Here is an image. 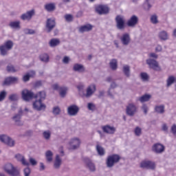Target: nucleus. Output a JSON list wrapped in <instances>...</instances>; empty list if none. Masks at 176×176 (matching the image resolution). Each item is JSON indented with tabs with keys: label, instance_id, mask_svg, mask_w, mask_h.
I'll return each instance as SVG.
<instances>
[{
	"label": "nucleus",
	"instance_id": "46",
	"mask_svg": "<svg viewBox=\"0 0 176 176\" xmlns=\"http://www.w3.org/2000/svg\"><path fill=\"white\" fill-rule=\"evenodd\" d=\"M6 69L8 72H12V73L17 72V70L16 69V68H14V66L12 64L8 65Z\"/></svg>",
	"mask_w": 176,
	"mask_h": 176
},
{
	"label": "nucleus",
	"instance_id": "12",
	"mask_svg": "<svg viewBox=\"0 0 176 176\" xmlns=\"http://www.w3.org/2000/svg\"><path fill=\"white\" fill-rule=\"evenodd\" d=\"M21 116H23V110L19 109L18 113L15 114L12 117V120L15 123L16 126H23V122H21Z\"/></svg>",
	"mask_w": 176,
	"mask_h": 176
},
{
	"label": "nucleus",
	"instance_id": "33",
	"mask_svg": "<svg viewBox=\"0 0 176 176\" xmlns=\"http://www.w3.org/2000/svg\"><path fill=\"white\" fill-rule=\"evenodd\" d=\"M47 12H54L56 10V5L53 3L45 4L44 6Z\"/></svg>",
	"mask_w": 176,
	"mask_h": 176
},
{
	"label": "nucleus",
	"instance_id": "2",
	"mask_svg": "<svg viewBox=\"0 0 176 176\" xmlns=\"http://www.w3.org/2000/svg\"><path fill=\"white\" fill-rule=\"evenodd\" d=\"M120 155L118 154H113L107 157L106 160V165L108 168H112L117 163L120 162Z\"/></svg>",
	"mask_w": 176,
	"mask_h": 176
},
{
	"label": "nucleus",
	"instance_id": "29",
	"mask_svg": "<svg viewBox=\"0 0 176 176\" xmlns=\"http://www.w3.org/2000/svg\"><path fill=\"white\" fill-rule=\"evenodd\" d=\"M45 159L47 163H52L53 162V152L48 150L45 152Z\"/></svg>",
	"mask_w": 176,
	"mask_h": 176
},
{
	"label": "nucleus",
	"instance_id": "48",
	"mask_svg": "<svg viewBox=\"0 0 176 176\" xmlns=\"http://www.w3.org/2000/svg\"><path fill=\"white\" fill-rule=\"evenodd\" d=\"M134 133L136 137H140L142 134V129L140 126H136Z\"/></svg>",
	"mask_w": 176,
	"mask_h": 176
},
{
	"label": "nucleus",
	"instance_id": "50",
	"mask_svg": "<svg viewBox=\"0 0 176 176\" xmlns=\"http://www.w3.org/2000/svg\"><path fill=\"white\" fill-rule=\"evenodd\" d=\"M23 32L25 35H34V34H35V30L32 29H24Z\"/></svg>",
	"mask_w": 176,
	"mask_h": 176
},
{
	"label": "nucleus",
	"instance_id": "63",
	"mask_svg": "<svg viewBox=\"0 0 176 176\" xmlns=\"http://www.w3.org/2000/svg\"><path fill=\"white\" fill-rule=\"evenodd\" d=\"M63 87H60V85H58V84H54L52 85V88L54 89V90H59L60 89H61Z\"/></svg>",
	"mask_w": 176,
	"mask_h": 176
},
{
	"label": "nucleus",
	"instance_id": "37",
	"mask_svg": "<svg viewBox=\"0 0 176 176\" xmlns=\"http://www.w3.org/2000/svg\"><path fill=\"white\" fill-rule=\"evenodd\" d=\"M152 0H145L144 4H143V8L144 10H150L151 8H152Z\"/></svg>",
	"mask_w": 176,
	"mask_h": 176
},
{
	"label": "nucleus",
	"instance_id": "60",
	"mask_svg": "<svg viewBox=\"0 0 176 176\" xmlns=\"http://www.w3.org/2000/svg\"><path fill=\"white\" fill-rule=\"evenodd\" d=\"M162 131H164L165 133H168V126H167V124H164L162 125Z\"/></svg>",
	"mask_w": 176,
	"mask_h": 176
},
{
	"label": "nucleus",
	"instance_id": "43",
	"mask_svg": "<svg viewBox=\"0 0 176 176\" xmlns=\"http://www.w3.org/2000/svg\"><path fill=\"white\" fill-rule=\"evenodd\" d=\"M122 71L126 78H130V66L124 65L123 67Z\"/></svg>",
	"mask_w": 176,
	"mask_h": 176
},
{
	"label": "nucleus",
	"instance_id": "54",
	"mask_svg": "<svg viewBox=\"0 0 176 176\" xmlns=\"http://www.w3.org/2000/svg\"><path fill=\"white\" fill-rule=\"evenodd\" d=\"M87 108L89 111H96V105L93 103H88Z\"/></svg>",
	"mask_w": 176,
	"mask_h": 176
},
{
	"label": "nucleus",
	"instance_id": "51",
	"mask_svg": "<svg viewBox=\"0 0 176 176\" xmlns=\"http://www.w3.org/2000/svg\"><path fill=\"white\" fill-rule=\"evenodd\" d=\"M19 100V96L16 94H13L9 96L10 101H17Z\"/></svg>",
	"mask_w": 176,
	"mask_h": 176
},
{
	"label": "nucleus",
	"instance_id": "61",
	"mask_svg": "<svg viewBox=\"0 0 176 176\" xmlns=\"http://www.w3.org/2000/svg\"><path fill=\"white\" fill-rule=\"evenodd\" d=\"M63 64H69V57L65 56L63 59Z\"/></svg>",
	"mask_w": 176,
	"mask_h": 176
},
{
	"label": "nucleus",
	"instance_id": "30",
	"mask_svg": "<svg viewBox=\"0 0 176 176\" xmlns=\"http://www.w3.org/2000/svg\"><path fill=\"white\" fill-rule=\"evenodd\" d=\"M34 75H35V71H34V70L30 71V73H28L23 76L22 80L25 82H28V80H30V78H32V76H34Z\"/></svg>",
	"mask_w": 176,
	"mask_h": 176
},
{
	"label": "nucleus",
	"instance_id": "13",
	"mask_svg": "<svg viewBox=\"0 0 176 176\" xmlns=\"http://www.w3.org/2000/svg\"><path fill=\"white\" fill-rule=\"evenodd\" d=\"M151 149L152 151L154 152V153L160 154L164 152L166 147L164 146V145L160 143H155L153 145Z\"/></svg>",
	"mask_w": 176,
	"mask_h": 176
},
{
	"label": "nucleus",
	"instance_id": "35",
	"mask_svg": "<svg viewBox=\"0 0 176 176\" xmlns=\"http://www.w3.org/2000/svg\"><path fill=\"white\" fill-rule=\"evenodd\" d=\"M50 47H56L60 45V39L58 38H52L49 43Z\"/></svg>",
	"mask_w": 176,
	"mask_h": 176
},
{
	"label": "nucleus",
	"instance_id": "4",
	"mask_svg": "<svg viewBox=\"0 0 176 176\" xmlns=\"http://www.w3.org/2000/svg\"><path fill=\"white\" fill-rule=\"evenodd\" d=\"M116 27L120 31H124L126 29V21L122 15H117L115 18Z\"/></svg>",
	"mask_w": 176,
	"mask_h": 176
},
{
	"label": "nucleus",
	"instance_id": "20",
	"mask_svg": "<svg viewBox=\"0 0 176 176\" xmlns=\"http://www.w3.org/2000/svg\"><path fill=\"white\" fill-rule=\"evenodd\" d=\"M137 24H138V16L136 15H132L126 22L127 26L131 28H134Z\"/></svg>",
	"mask_w": 176,
	"mask_h": 176
},
{
	"label": "nucleus",
	"instance_id": "56",
	"mask_svg": "<svg viewBox=\"0 0 176 176\" xmlns=\"http://www.w3.org/2000/svg\"><path fill=\"white\" fill-rule=\"evenodd\" d=\"M65 19L66 21L71 22V21H72V20H74V16H72V14H66V15H65Z\"/></svg>",
	"mask_w": 176,
	"mask_h": 176
},
{
	"label": "nucleus",
	"instance_id": "17",
	"mask_svg": "<svg viewBox=\"0 0 176 176\" xmlns=\"http://www.w3.org/2000/svg\"><path fill=\"white\" fill-rule=\"evenodd\" d=\"M83 162L86 164L87 167L89 168V171L91 173H94L96 171V165L93 162H91V160L89 157H84Z\"/></svg>",
	"mask_w": 176,
	"mask_h": 176
},
{
	"label": "nucleus",
	"instance_id": "28",
	"mask_svg": "<svg viewBox=\"0 0 176 176\" xmlns=\"http://www.w3.org/2000/svg\"><path fill=\"white\" fill-rule=\"evenodd\" d=\"M34 98L43 101L46 98V92L45 91H41L38 94H34Z\"/></svg>",
	"mask_w": 176,
	"mask_h": 176
},
{
	"label": "nucleus",
	"instance_id": "14",
	"mask_svg": "<svg viewBox=\"0 0 176 176\" xmlns=\"http://www.w3.org/2000/svg\"><path fill=\"white\" fill-rule=\"evenodd\" d=\"M35 16V10H31L25 13H23L21 15L20 19L21 20H23V21H25V20H28L30 21Z\"/></svg>",
	"mask_w": 176,
	"mask_h": 176
},
{
	"label": "nucleus",
	"instance_id": "34",
	"mask_svg": "<svg viewBox=\"0 0 176 176\" xmlns=\"http://www.w3.org/2000/svg\"><path fill=\"white\" fill-rule=\"evenodd\" d=\"M158 36L161 41H167V39H168V34L164 30L161 31L159 33Z\"/></svg>",
	"mask_w": 176,
	"mask_h": 176
},
{
	"label": "nucleus",
	"instance_id": "55",
	"mask_svg": "<svg viewBox=\"0 0 176 176\" xmlns=\"http://www.w3.org/2000/svg\"><path fill=\"white\" fill-rule=\"evenodd\" d=\"M23 173L25 176H30V175L31 174V169L29 167L25 168L23 170Z\"/></svg>",
	"mask_w": 176,
	"mask_h": 176
},
{
	"label": "nucleus",
	"instance_id": "41",
	"mask_svg": "<svg viewBox=\"0 0 176 176\" xmlns=\"http://www.w3.org/2000/svg\"><path fill=\"white\" fill-rule=\"evenodd\" d=\"M175 82V78L174 76H170L166 80V87H170Z\"/></svg>",
	"mask_w": 176,
	"mask_h": 176
},
{
	"label": "nucleus",
	"instance_id": "26",
	"mask_svg": "<svg viewBox=\"0 0 176 176\" xmlns=\"http://www.w3.org/2000/svg\"><path fill=\"white\" fill-rule=\"evenodd\" d=\"M62 163H63V161L61 160L60 155H56L55 161L54 162V168H55V170H58L60 167H61Z\"/></svg>",
	"mask_w": 176,
	"mask_h": 176
},
{
	"label": "nucleus",
	"instance_id": "45",
	"mask_svg": "<svg viewBox=\"0 0 176 176\" xmlns=\"http://www.w3.org/2000/svg\"><path fill=\"white\" fill-rule=\"evenodd\" d=\"M9 139V135L6 134L0 135V142L6 145V142H8V140Z\"/></svg>",
	"mask_w": 176,
	"mask_h": 176
},
{
	"label": "nucleus",
	"instance_id": "58",
	"mask_svg": "<svg viewBox=\"0 0 176 176\" xmlns=\"http://www.w3.org/2000/svg\"><path fill=\"white\" fill-rule=\"evenodd\" d=\"M170 132L173 135H176V124H173L172 126L170 127Z\"/></svg>",
	"mask_w": 176,
	"mask_h": 176
},
{
	"label": "nucleus",
	"instance_id": "42",
	"mask_svg": "<svg viewBox=\"0 0 176 176\" xmlns=\"http://www.w3.org/2000/svg\"><path fill=\"white\" fill-rule=\"evenodd\" d=\"M6 145L10 146V148H12L13 146H14V145H16V142L14 141V140L9 136L8 140H7V142L6 143Z\"/></svg>",
	"mask_w": 176,
	"mask_h": 176
},
{
	"label": "nucleus",
	"instance_id": "7",
	"mask_svg": "<svg viewBox=\"0 0 176 176\" xmlns=\"http://www.w3.org/2000/svg\"><path fill=\"white\" fill-rule=\"evenodd\" d=\"M146 63L151 69L159 72L162 71V67H160L159 62H157L156 60L148 58L146 60Z\"/></svg>",
	"mask_w": 176,
	"mask_h": 176
},
{
	"label": "nucleus",
	"instance_id": "47",
	"mask_svg": "<svg viewBox=\"0 0 176 176\" xmlns=\"http://www.w3.org/2000/svg\"><path fill=\"white\" fill-rule=\"evenodd\" d=\"M43 136L45 140H50V137L52 136V133H50V131H45L43 133Z\"/></svg>",
	"mask_w": 176,
	"mask_h": 176
},
{
	"label": "nucleus",
	"instance_id": "40",
	"mask_svg": "<svg viewBox=\"0 0 176 176\" xmlns=\"http://www.w3.org/2000/svg\"><path fill=\"white\" fill-rule=\"evenodd\" d=\"M96 151L99 156H104V155H105V150L104 149V148H102V146H100L99 144L96 145Z\"/></svg>",
	"mask_w": 176,
	"mask_h": 176
},
{
	"label": "nucleus",
	"instance_id": "25",
	"mask_svg": "<svg viewBox=\"0 0 176 176\" xmlns=\"http://www.w3.org/2000/svg\"><path fill=\"white\" fill-rule=\"evenodd\" d=\"M91 30H93V26L91 25V24L88 23L87 25L80 27L78 31L79 32L83 34V32H89L91 31Z\"/></svg>",
	"mask_w": 176,
	"mask_h": 176
},
{
	"label": "nucleus",
	"instance_id": "15",
	"mask_svg": "<svg viewBox=\"0 0 176 176\" xmlns=\"http://www.w3.org/2000/svg\"><path fill=\"white\" fill-rule=\"evenodd\" d=\"M78 113L79 107H78L76 104L70 105L67 108V115H69V116H76Z\"/></svg>",
	"mask_w": 176,
	"mask_h": 176
},
{
	"label": "nucleus",
	"instance_id": "31",
	"mask_svg": "<svg viewBox=\"0 0 176 176\" xmlns=\"http://www.w3.org/2000/svg\"><path fill=\"white\" fill-rule=\"evenodd\" d=\"M109 66L112 71H116L118 69V60L113 58L110 60Z\"/></svg>",
	"mask_w": 176,
	"mask_h": 176
},
{
	"label": "nucleus",
	"instance_id": "53",
	"mask_svg": "<svg viewBox=\"0 0 176 176\" xmlns=\"http://www.w3.org/2000/svg\"><path fill=\"white\" fill-rule=\"evenodd\" d=\"M61 112V109L58 107H55L53 108L52 113L57 116Z\"/></svg>",
	"mask_w": 176,
	"mask_h": 176
},
{
	"label": "nucleus",
	"instance_id": "10",
	"mask_svg": "<svg viewBox=\"0 0 176 176\" xmlns=\"http://www.w3.org/2000/svg\"><path fill=\"white\" fill-rule=\"evenodd\" d=\"M33 109L38 111H45L46 109V104L42 102V100L36 99L33 102Z\"/></svg>",
	"mask_w": 176,
	"mask_h": 176
},
{
	"label": "nucleus",
	"instance_id": "9",
	"mask_svg": "<svg viewBox=\"0 0 176 176\" xmlns=\"http://www.w3.org/2000/svg\"><path fill=\"white\" fill-rule=\"evenodd\" d=\"M95 12L98 14H108L109 13V8L105 5L99 4L95 7Z\"/></svg>",
	"mask_w": 176,
	"mask_h": 176
},
{
	"label": "nucleus",
	"instance_id": "22",
	"mask_svg": "<svg viewBox=\"0 0 176 176\" xmlns=\"http://www.w3.org/2000/svg\"><path fill=\"white\" fill-rule=\"evenodd\" d=\"M102 130L104 133H106V134H115L116 128L111 126L110 125H105L102 127Z\"/></svg>",
	"mask_w": 176,
	"mask_h": 176
},
{
	"label": "nucleus",
	"instance_id": "23",
	"mask_svg": "<svg viewBox=\"0 0 176 176\" xmlns=\"http://www.w3.org/2000/svg\"><path fill=\"white\" fill-rule=\"evenodd\" d=\"M15 158L18 162H20L21 164H23V166H30V162L25 160V157H24V155L18 153L15 155Z\"/></svg>",
	"mask_w": 176,
	"mask_h": 176
},
{
	"label": "nucleus",
	"instance_id": "6",
	"mask_svg": "<svg viewBox=\"0 0 176 176\" xmlns=\"http://www.w3.org/2000/svg\"><path fill=\"white\" fill-rule=\"evenodd\" d=\"M141 168H146V170H155L156 163L151 160H144L140 163Z\"/></svg>",
	"mask_w": 176,
	"mask_h": 176
},
{
	"label": "nucleus",
	"instance_id": "49",
	"mask_svg": "<svg viewBox=\"0 0 176 176\" xmlns=\"http://www.w3.org/2000/svg\"><path fill=\"white\" fill-rule=\"evenodd\" d=\"M6 96H8V92L3 90L0 92V102H2L6 98Z\"/></svg>",
	"mask_w": 176,
	"mask_h": 176
},
{
	"label": "nucleus",
	"instance_id": "5",
	"mask_svg": "<svg viewBox=\"0 0 176 176\" xmlns=\"http://www.w3.org/2000/svg\"><path fill=\"white\" fill-rule=\"evenodd\" d=\"M56 19L48 18L45 22V32H47V34H50V32H52V31L56 28Z\"/></svg>",
	"mask_w": 176,
	"mask_h": 176
},
{
	"label": "nucleus",
	"instance_id": "39",
	"mask_svg": "<svg viewBox=\"0 0 176 176\" xmlns=\"http://www.w3.org/2000/svg\"><path fill=\"white\" fill-rule=\"evenodd\" d=\"M151 96L149 94L143 95L142 96L139 98V101L140 102H146L149 101V100H151Z\"/></svg>",
	"mask_w": 176,
	"mask_h": 176
},
{
	"label": "nucleus",
	"instance_id": "38",
	"mask_svg": "<svg viewBox=\"0 0 176 176\" xmlns=\"http://www.w3.org/2000/svg\"><path fill=\"white\" fill-rule=\"evenodd\" d=\"M67 91H68V87H62L61 88H60L59 94L60 97H62V98H64V97L67 96Z\"/></svg>",
	"mask_w": 176,
	"mask_h": 176
},
{
	"label": "nucleus",
	"instance_id": "62",
	"mask_svg": "<svg viewBox=\"0 0 176 176\" xmlns=\"http://www.w3.org/2000/svg\"><path fill=\"white\" fill-rule=\"evenodd\" d=\"M45 168H46V166H45V164H43V162H40V168H39L40 171H45Z\"/></svg>",
	"mask_w": 176,
	"mask_h": 176
},
{
	"label": "nucleus",
	"instance_id": "59",
	"mask_svg": "<svg viewBox=\"0 0 176 176\" xmlns=\"http://www.w3.org/2000/svg\"><path fill=\"white\" fill-rule=\"evenodd\" d=\"M29 162L32 166H36V164H38V162H36V160L32 157H30Z\"/></svg>",
	"mask_w": 176,
	"mask_h": 176
},
{
	"label": "nucleus",
	"instance_id": "64",
	"mask_svg": "<svg viewBox=\"0 0 176 176\" xmlns=\"http://www.w3.org/2000/svg\"><path fill=\"white\" fill-rule=\"evenodd\" d=\"M116 87H118V84L115 82H112L110 85V89H116Z\"/></svg>",
	"mask_w": 176,
	"mask_h": 176
},
{
	"label": "nucleus",
	"instance_id": "36",
	"mask_svg": "<svg viewBox=\"0 0 176 176\" xmlns=\"http://www.w3.org/2000/svg\"><path fill=\"white\" fill-rule=\"evenodd\" d=\"M155 111L157 113L163 114L164 113V104L157 105L155 107Z\"/></svg>",
	"mask_w": 176,
	"mask_h": 176
},
{
	"label": "nucleus",
	"instance_id": "18",
	"mask_svg": "<svg viewBox=\"0 0 176 176\" xmlns=\"http://www.w3.org/2000/svg\"><path fill=\"white\" fill-rule=\"evenodd\" d=\"M97 91V87L96 86V84H91L87 88V92L85 94V97L87 98H90V97Z\"/></svg>",
	"mask_w": 176,
	"mask_h": 176
},
{
	"label": "nucleus",
	"instance_id": "21",
	"mask_svg": "<svg viewBox=\"0 0 176 176\" xmlns=\"http://www.w3.org/2000/svg\"><path fill=\"white\" fill-rule=\"evenodd\" d=\"M13 83H19V78L17 77L10 76L5 79L3 85L9 86Z\"/></svg>",
	"mask_w": 176,
	"mask_h": 176
},
{
	"label": "nucleus",
	"instance_id": "11",
	"mask_svg": "<svg viewBox=\"0 0 176 176\" xmlns=\"http://www.w3.org/2000/svg\"><path fill=\"white\" fill-rule=\"evenodd\" d=\"M126 113L128 116H134L137 113V106L133 103L129 104L126 107Z\"/></svg>",
	"mask_w": 176,
	"mask_h": 176
},
{
	"label": "nucleus",
	"instance_id": "1",
	"mask_svg": "<svg viewBox=\"0 0 176 176\" xmlns=\"http://www.w3.org/2000/svg\"><path fill=\"white\" fill-rule=\"evenodd\" d=\"M13 41L8 40L6 41L3 45L0 46V54L1 56H8L9 54V50H12L14 46Z\"/></svg>",
	"mask_w": 176,
	"mask_h": 176
},
{
	"label": "nucleus",
	"instance_id": "32",
	"mask_svg": "<svg viewBox=\"0 0 176 176\" xmlns=\"http://www.w3.org/2000/svg\"><path fill=\"white\" fill-rule=\"evenodd\" d=\"M39 60H41L42 63H49L50 57L47 53H43L39 55Z\"/></svg>",
	"mask_w": 176,
	"mask_h": 176
},
{
	"label": "nucleus",
	"instance_id": "3",
	"mask_svg": "<svg viewBox=\"0 0 176 176\" xmlns=\"http://www.w3.org/2000/svg\"><path fill=\"white\" fill-rule=\"evenodd\" d=\"M4 171L10 176L20 175V171L10 163H8L4 166Z\"/></svg>",
	"mask_w": 176,
	"mask_h": 176
},
{
	"label": "nucleus",
	"instance_id": "8",
	"mask_svg": "<svg viewBox=\"0 0 176 176\" xmlns=\"http://www.w3.org/2000/svg\"><path fill=\"white\" fill-rule=\"evenodd\" d=\"M21 96L23 101H31L33 98H35V94L32 91L28 89H23L21 91Z\"/></svg>",
	"mask_w": 176,
	"mask_h": 176
},
{
	"label": "nucleus",
	"instance_id": "24",
	"mask_svg": "<svg viewBox=\"0 0 176 176\" xmlns=\"http://www.w3.org/2000/svg\"><path fill=\"white\" fill-rule=\"evenodd\" d=\"M73 71L75 72H85L86 68H85V66L83 65L76 63L73 66Z\"/></svg>",
	"mask_w": 176,
	"mask_h": 176
},
{
	"label": "nucleus",
	"instance_id": "52",
	"mask_svg": "<svg viewBox=\"0 0 176 176\" xmlns=\"http://www.w3.org/2000/svg\"><path fill=\"white\" fill-rule=\"evenodd\" d=\"M151 21L152 24H157V23H159V21L157 20V14L152 15L151 17Z\"/></svg>",
	"mask_w": 176,
	"mask_h": 176
},
{
	"label": "nucleus",
	"instance_id": "27",
	"mask_svg": "<svg viewBox=\"0 0 176 176\" xmlns=\"http://www.w3.org/2000/svg\"><path fill=\"white\" fill-rule=\"evenodd\" d=\"M20 21H10L8 24L9 27L12 28V30H20L21 26L20 25Z\"/></svg>",
	"mask_w": 176,
	"mask_h": 176
},
{
	"label": "nucleus",
	"instance_id": "57",
	"mask_svg": "<svg viewBox=\"0 0 176 176\" xmlns=\"http://www.w3.org/2000/svg\"><path fill=\"white\" fill-rule=\"evenodd\" d=\"M142 109L144 113V115H146V113H148V106L145 104H144L142 106Z\"/></svg>",
	"mask_w": 176,
	"mask_h": 176
},
{
	"label": "nucleus",
	"instance_id": "44",
	"mask_svg": "<svg viewBox=\"0 0 176 176\" xmlns=\"http://www.w3.org/2000/svg\"><path fill=\"white\" fill-rule=\"evenodd\" d=\"M140 78L143 82H148L149 80V76L146 72L140 73Z\"/></svg>",
	"mask_w": 176,
	"mask_h": 176
},
{
	"label": "nucleus",
	"instance_id": "16",
	"mask_svg": "<svg viewBox=\"0 0 176 176\" xmlns=\"http://www.w3.org/2000/svg\"><path fill=\"white\" fill-rule=\"evenodd\" d=\"M80 144V139L78 138H74L69 142V145H71V149H72L73 151H75L76 149H79Z\"/></svg>",
	"mask_w": 176,
	"mask_h": 176
},
{
	"label": "nucleus",
	"instance_id": "19",
	"mask_svg": "<svg viewBox=\"0 0 176 176\" xmlns=\"http://www.w3.org/2000/svg\"><path fill=\"white\" fill-rule=\"evenodd\" d=\"M120 39L124 46H129V45H130V42H131V38L129 33L123 34Z\"/></svg>",
	"mask_w": 176,
	"mask_h": 176
}]
</instances>
